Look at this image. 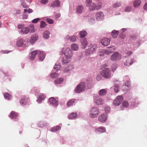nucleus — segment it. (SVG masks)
Returning <instances> with one entry per match:
<instances>
[{
  "mask_svg": "<svg viewBox=\"0 0 147 147\" xmlns=\"http://www.w3.org/2000/svg\"><path fill=\"white\" fill-rule=\"evenodd\" d=\"M91 2L92 0H86V6L89 7L90 11H92L94 9H98L101 8V3H98V5H96L94 3H92Z\"/></svg>",
  "mask_w": 147,
  "mask_h": 147,
  "instance_id": "nucleus-1",
  "label": "nucleus"
},
{
  "mask_svg": "<svg viewBox=\"0 0 147 147\" xmlns=\"http://www.w3.org/2000/svg\"><path fill=\"white\" fill-rule=\"evenodd\" d=\"M100 73L103 77L106 78H109L111 76V71L108 67L103 69L102 70L100 71Z\"/></svg>",
  "mask_w": 147,
  "mask_h": 147,
  "instance_id": "nucleus-2",
  "label": "nucleus"
},
{
  "mask_svg": "<svg viewBox=\"0 0 147 147\" xmlns=\"http://www.w3.org/2000/svg\"><path fill=\"white\" fill-rule=\"evenodd\" d=\"M85 89V83L83 82H80L77 86L75 90L76 92L80 93L84 91Z\"/></svg>",
  "mask_w": 147,
  "mask_h": 147,
  "instance_id": "nucleus-3",
  "label": "nucleus"
},
{
  "mask_svg": "<svg viewBox=\"0 0 147 147\" xmlns=\"http://www.w3.org/2000/svg\"><path fill=\"white\" fill-rule=\"evenodd\" d=\"M99 113V111L96 108L93 107L90 111V116L92 118L97 117Z\"/></svg>",
  "mask_w": 147,
  "mask_h": 147,
  "instance_id": "nucleus-4",
  "label": "nucleus"
},
{
  "mask_svg": "<svg viewBox=\"0 0 147 147\" xmlns=\"http://www.w3.org/2000/svg\"><path fill=\"white\" fill-rule=\"evenodd\" d=\"M110 58L112 61H116L121 59V55L118 52H116L111 56Z\"/></svg>",
  "mask_w": 147,
  "mask_h": 147,
  "instance_id": "nucleus-5",
  "label": "nucleus"
},
{
  "mask_svg": "<svg viewBox=\"0 0 147 147\" xmlns=\"http://www.w3.org/2000/svg\"><path fill=\"white\" fill-rule=\"evenodd\" d=\"M123 100V97L121 96H119L116 97L113 102V105L115 106L119 105Z\"/></svg>",
  "mask_w": 147,
  "mask_h": 147,
  "instance_id": "nucleus-6",
  "label": "nucleus"
},
{
  "mask_svg": "<svg viewBox=\"0 0 147 147\" xmlns=\"http://www.w3.org/2000/svg\"><path fill=\"white\" fill-rule=\"evenodd\" d=\"M110 41L111 40L110 38H104L101 40L100 42L103 45L107 46L110 44Z\"/></svg>",
  "mask_w": 147,
  "mask_h": 147,
  "instance_id": "nucleus-7",
  "label": "nucleus"
},
{
  "mask_svg": "<svg viewBox=\"0 0 147 147\" xmlns=\"http://www.w3.org/2000/svg\"><path fill=\"white\" fill-rule=\"evenodd\" d=\"M64 54L65 56L71 58L72 55L73 53L72 51L69 48H67L65 51Z\"/></svg>",
  "mask_w": 147,
  "mask_h": 147,
  "instance_id": "nucleus-8",
  "label": "nucleus"
},
{
  "mask_svg": "<svg viewBox=\"0 0 147 147\" xmlns=\"http://www.w3.org/2000/svg\"><path fill=\"white\" fill-rule=\"evenodd\" d=\"M115 47H110L105 50V53L107 55H109L113 53L115 51Z\"/></svg>",
  "mask_w": 147,
  "mask_h": 147,
  "instance_id": "nucleus-9",
  "label": "nucleus"
},
{
  "mask_svg": "<svg viewBox=\"0 0 147 147\" xmlns=\"http://www.w3.org/2000/svg\"><path fill=\"white\" fill-rule=\"evenodd\" d=\"M49 102L50 104L54 107H55L58 105V102L54 98H50L49 99Z\"/></svg>",
  "mask_w": 147,
  "mask_h": 147,
  "instance_id": "nucleus-10",
  "label": "nucleus"
},
{
  "mask_svg": "<svg viewBox=\"0 0 147 147\" xmlns=\"http://www.w3.org/2000/svg\"><path fill=\"white\" fill-rule=\"evenodd\" d=\"M104 17V15L102 12H98L96 15V18L97 20H102Z\"/></svg>",
  "mask_w": 147,
  "mask_h": 147,
  "instance_id": "nucleus-11",
  "label": "nucleus"
},
{
  "mask_svg": "<svg viewBox=\"0 0 147 147\" xmlns=\"http://www.w3.org/2000/svg\"><path fill=\"white\" fill-rule=\"evenodd\" d=\"M107 117V116L106 115L102 114L99 116L98 119L101 122H104L106 120Z\"/></svg>",
  "mask_w": 147,
  "mask_h": 147,
  "instance_id": "nucleus-12",
  "label": "nucleus"
},
{
  "mask_svg": "<svg viewBox=\"0 0 147 147\" xmlns=\"http://www.w3.org/2000/svg\"><path fill=\"white\" fill-rule=\"evenodd\" d=\"M38 53V52L37 50L32 51L31 53V55L29 57L30 59L32 61L34 60L36 55Z\"/></svg>",
  "mask_w": 147,
  "mask_h": 147,
  "instance_id": "nucleus-13",
  "label": "nucleus"
},
{
  "mask_svg": "<svg viewBox=\"0 0 147 147\" xmlns=\"http://www.w3.org/2000/svg\"><path fill=\"white\" fill-rule=\"evenodd\" d=\"M94 102L97 105H102L104 103V101L98 97L95 98Z\"/></svg>",
  "mask_w": 147,
  "mask_h": 147,
  "instance_id": "nucleus-14",
  "label": "nucleus"
},
{
  "mask_svg": "<svg viewBox=\"0 0 147 147\" xmlns=\"http://www.w3.org/2000/svg\"><path fill=\"white\" fill-rule=\"evenodd\" d=\"M18 116V114L16 112L12 111L10 113L9 117L12 119H14L16 118Z\"/></svg>",
  "mask_w": 147,
  "mask_h": 147,
  "instance_id": "nucleus-15",
  "label": "nucleus"
},
{
  "mask_svg": "<svg viewBox=\"0 0 147 147\" xmlns=\"http://www.w3.org/2000/svg\"><path fill=\"white\" fill-rule=\"evenodd\" d=\"M133 63V60L130 58H128L124 62V65L125 66H129L131 65Z\"/></svg>",
  "mask_w": 147,
  "mask_h": 147,
  "instance_id": "nucleus-16",
  "label": "nucleus"
},
{
  "mask_svg": "<svg viewBox=\"0 0 147 147\" xmlns=\"http://www.w3.org/2000/svg\"><path fill=\"white\" fill-rule=\"evenodd\" d=\"M38 36L35 34L32 35L30 38V42L32 44H33L37 40Z\"/></svg>",
  "mask_w": 147,
  "mask_h": 147,
  "instance_id": "nucleus-17",
  "label": "nucleus"
},
{
  "mask_svg": "<svg viewBox=\"0 0 147 147\" xmlns=\"http://www.w3.org/2000/svg\"><path fill=\"white\" fill-rule=\"evenodd\" d=\"M60 2L58 0H56L51 4V6L53 7H58L60 5Z\"/></svg>",
  "mask_w": 147,
  "mask_h": 147,
  "instance_id": "nucleus-18",
  "label": "nucleus"
},
{
  "mask_svg": "<svg viewBox=\"0 0 147 147\" xmlns=\"http://www.w3.org/2000/svg\"><path fill=\"white\" fill-rule=\"evenodd\" d=\"M96 48V46H94L92 47V48H90L89 50H87L86 51V54H90L93 53L95 51Z\"/></svg>",
  "mask_w": 147,
  "mask_h": 147,
  "instance_id": "nucleus-19",
  "label": "nucleus"
},
{
  "mask_svg": "<svg viewBox=\"0 0 147 147\" xmlns=\"http://www.w3.org/2000/svg\"><path fill=\"white\" fill-rule=\"evenodd\" d=\"M64 81V79L63 78H59L55 79L54 83L55 84H61Z\"/></svg>",
  "mask_w": 147,
  "mask_h": 147,
  "instance_id": "nucleus-20",
  "label": "nucleus"
},
{
  "mask_svg": "<svg viewBox=\"0 0 147 147\" xmlns=\"http://www.w3.org/2000/svg\"><path fill=\"white\" fill-rule=\"evenodd\" d=\"M29 31V29L26 27L22 28L20 31V32L23 34H27L28 33Z\"/></svg>",
  "mask_w": 147,
  "mask_h": 147,
  "instance_id": "nucleus-21",
  "label": "nucleus"
},
{
  "mask_svg": "<svg viewBox=\"0 0 147 147\" xmlns=\"http://www.w3.org/2000/svg\"><path fill=\"white\" fill-rule=\"evenodd\" d=\"M141 3L140 0H135L133 3V6L134 7H137L140 5Z\"/></svg>",
  "mask_w": 147,
  "mask_h": 147,
  "instance_id": "nucleus-22",
  "label": "nucleus"
},
{
  "mask_svg": "<svg viewBox=\"0 0 147 147\" xmlns=\"http://www.w3.org/2000/svg\"><path fill=\"white\" fill-rule=\"evenodd\" d=\"M71 58L67 57L65 56L63 58L62 62L63 64H66L69 63L71 61Z\"/></svg>",
  "mask_w": 147,
  "mask_h": 147,
  "instance_id": "nucleus-23",
  "label": "nucleus"
},
{
  "mask_svg": "<svg viewBox=\"0 0 147 147\" xmlns=\"http://www.w3.org/2000/svg\"><path fill=\"white\" fill-rule=\"evenodd\" d=\"M45 54L43 52L39 51L38 53V58L41 61H42L45 58Z\"/></svg>",
  "mask_w": 147,
  "mask_h": 147,
  "instance_id": "nucleus-24",
  "label": "nucleus"
},
{
  "mask_svg": "<svg viewBox=\"0 0 147 147\" xmlns=\"http://www.w3.org/2000/svg\"><path fill=\"white\" fill-rule=\"evenodd\" d=\"M105 128L103 127H98L95 129V131L96 132L103 133L105 132Z\"/></svg>",
  "mask_w": 147,
  "mask_h": 147,
  "instance_id": "nucleus-25",
  "label": "nucleus"
},
{
  "mask_svg": "<svg viewBox=\"0 0 147 147\" xmlns=\"http://www.w3.org/2000/svg\"><path fill=\"white\" fill-rule=\"evenodd\" d=\"M38 99L37 100L38 102L40 103L42 100H43L45 98V97L43 94H40L38 95Z\"/></svg>",
  "mask_w": 147,
  "mask_h": 147,
  "instance_id": "nucleus-26",
  "label": "nucleus"
},
{
  "mask_svg": "<svg viewBox=\"0 0 147 147\" xmlns=\"http://www.w3.org/2000/svg\"><path fill=\"white\" fill-rule=\"evenodd\" d=\"M119 34V32L118 31L113 30L111 32L112 36L113 38H115L118 36Z\"/></svg>",
  "mask_w": 147,
  "mask_h": 147,
  "instance_id": "nucleus-27",
  "label": "nucleus"
},
{
  "mask_svg": "<svg viewBox=\"0 0 147 147\" xmlns=\"http://www.w3.org/2000/svg\"><path fill=\"white\" fill-rule=\"evenodd\" d=\"M83 9L84 8L82 6L79 5L77 7L76 11L77 13H81L82 12Z\"/></svg>",
  "mask_w": 147,
  "mask_h": 147,
  "instance_id": "nucleus-28",
  "label": "nucleus"
},
{
  "mask_svg": "<svg viewBox=\"0 0 147 147\" xmlns=\"http://www.w3.org/2000/svg\"><path fill=\"white\" fill-rule=\"evenodd\" d=\"M23 43L24 41L22 39H20L17 41L16 45L18 47H21L23 45Z\"/></svg>",
  "mask_w": 147,
  "mask_h": 147,
  "instance_id": "nucleus-29",
  "label": "nucleus"
},
{
  "mask_svg": "<svg viewBox=\"0 0 147 147\" xmlns=\"http://www.w3.org/2000/svg\"><path fill=\"white\" fill-rule=\"evenodd\" d=\"M61 129V127L59 126L54 127L50 129V131L52 132H56Z\"/></svg>",
  "mask_w": 147,
  "mask_h": 147,
  "instance_id": "nucleus-30",
  "label": "nucleus"
},
{
  "mask_svg": "<svg viewBox=\"0 0 147 147\" xmlns=\"http://www.w3.org/2000/svg\"><path fill=\"white\" fill-rule=\"evenodd\" d=\"M107 91L105 89H102L100 90L99 92V94L100 96H103L105 95L106 94Z\"/></svg>",
  "mask_w": 147,
  "mask_h": 147,
  "instance_id": "nucleus-31",
  "label": "nucleus"
},
{
  "mask_svg": "<svg viewBox=\"0 0 147 147\" xmlns=\"http://www.w3.org/2000/svg\"><path fill=\"white\" fill-rule=\"evenodd\" d=\"M76 113H72L68 116V117L70 119H72L75 118L76 117Z\"/></svg>",
  "mask_w": 147,
  "mask_h": 147,
  "instance_id": "nucleus-32",
  "label": "nucleus"
},
{
  "mask_svg": "<svg viewBox=\"0 0 147 147\" xmlns=\"http://www.w3.org/2000/svg\"><path fill=\"white\" fill-rule=\"evenodd\" d=\"M50 32L48 31H45L43 34V36L45 38L48 39L49 38Z\"/></svg>",
  "mask_w": 147,
  "mask_h": 147,
  "instance_id": "nucleus-33",
  "label": "nucleus"
},
{
  "mask_svg": "<svg viewBox=\"0 0 147 147\" xmlns=\"http://www.w3.org/2000/svg\"><path fill=\"white\" fill-rule=\"evenodd\" d=\"M71 49L74 51H77L78 49V46L76 44H73L71 45Z\"/></svg>",
  "mask_w": 147,
  "mask_h": 147,
  "instance_id": "nucleus-34",
  "label": "nucleus"
},
{
  "mask_svg": "<svg viewBox=\"0 0 147 147\" xmlns=\"http://www.w3.org/2000/svg\"><path fill=\"white\" fill-rule=\"evenodd\" d=\"M88 44V42L85 39L83 40V41L82 42V47L83 49H85Z\"/></svg>",
  "mask_w": 147,
  "mask_h": 147,
  "instance_id": "nucleus-35",
  "label": "nucleus"
},
{
  "mask_svg": "<svg viewBox=\"0 0 147 147\" xmlns=\"http://www.w3.org/2000/svg\"><path fill=\"white\" fill-rule=\"evenodd\" d=\"M75 100L74 99H71L69 100L67 102V105L68 107L71 106L73 105L74 103Z\"/></svg>",
  "mask_w": 147,
  "mask_h": 147,
  "instance_id": "nucleus-36",
  "label": "nucleus"
},
{
  "mask_svg": "<svg viewBox=\"0 0 147 147\" xmlns=\"http://www.w3.org/2000/svg\"><path fill=\"white\" fill-rule=\"evenodd\" d=\"M28 28L29 29V31L31 33L34 32L35 31L34 27L33 24H30Z\"/></svg>",
  "mask_w": 147,
  "mask_h": 147,
  "instance_id": "nucleus-37",
  "label": "nucleus"
},
{
  "mask_svg": "<svg viewBox=\"0 0 147 147\" xmlns=\"http://www.w3.org/2000/svg\"><path fill=\"white\" fill-rule=\"evenodd\" d=\"M59 74L56 73L54 72L51 74L50 75V77L52 78H55L59 76Z\"/></svg>",
  "mask_w": 147,
  "mask_h": 147,
  "instance_id": "nucleus-38",
  "label": "nucleus"
},
{
  "mask_svg": "<svg viewBox=\"0 0 147 147\" xmlns=\"http://www.w3.org/2000/svg\"><path fill=\"white\" fill-rule=\"evenodd\" d=\"M21 5L23 7L26 8H27L28 7V6L26 4L25 1L24 0H22L21 1Z\"/></svg>",
  "mask_w": 147,
  "mask_h": 147,
  "instance_id": "nucleus-39",
  "label": "nucleus"
},
{
  "mask_svg": "<svg viewBox=\"0 0 147 147\" xmlns=\"http://www.w3.org/2000/svg\"><path fill=\"white\" fill-rule=\"evenodd\" d=\"M80 35L81 37H84L87 34V33L86 31H81L80 32Z\"/></svg>",
  "mask_w": 147,
  "mask_h": 147,
  "instance_id": "nucleus-40",
  "label": "nucleus"
},
{
  "mask_svg": "<svg viewBox=\"0 0 147 147\" xmlns=\"http://www.w3.org/2000/svg\"><path fill=\"white\" fill-rule=\"evenodd\" d=\"M4 96L5 99H10L11 97V96L10 95V94L7 93H5L4 94Z\"/></svg>",
  "mask_w": 147,
  "mask_h": 147,
  "instance_id": "nucleus-41",
  "label": "nucleus"
},
{
  "mask_svg": "<svg viewBox=\"0 0 147 147\" xmlns=\"http://www.w3.org/2000/svg\"><path fill=\"white\" fill-rule=\"evenodd\" d=\"M46 24L45 22L43 21L41 22L40 25V27L41 28H45L46 26Z\"/></svg>",
  "mask_w": 147,
  "mask_h": 147,
  "instance_id": "nucleus-42",
  "label": "nucleus"
},
{
  "mask_svg": "<svg viewBox=\"0 0 147 147\" xmlns=\"http://www.w3.org/2000/svg\"><path fill=\"white\" fill-rule=\"evenodd\" d=\"M27 99L24 98V99L23 98L20 100V102L21 104L23 105L25 104L26 103V100Z\"/></svg>",
  "mask_w": 147,
  "mask_h": 147,
  "instance_id": "nucleus-43",
  "label": "nucleus"
},
{
  "mask_svg": "<svg viewBox=\"0 0 147 147\" xmlns=\"http://www.w3.org/2000/svg\"><path fill=\"white\" fill-rule=\"evenodd\" d=\"M121 5V3L120 2H116L113 4V7L115 8L118 7L120 6Z\"/></svg>",
  "mask_w": 147,
  "mask_h": 147,
  "instance_id": "nucleus-44",
  "label": "nucleus"
},
{
  "mask_svg": "<svg viewBox=\"0 0 147 147\" xmlns=\"http://www.w3.org/2000/svg\"><path fill=\"white\" fill-rule=\"evenodd\" d=\"M114 90L116 93H117L119 91V86L115 84L114 86Z\"/></svg>",
  "mask_w": 147,
  "mask_h": 147,
  "instance_id": "nucleus-45",
  "label": "nucleus"
},
{
  "mask_svg": "<svg viewBox=\"0 0 147 147\" xmlns=\"http://www.w3.org/2000/svg\"><path fill=\"white\" fill-rule=\"evenodd\" d=\"M76 36H73L70 38V41L71 42H75L76 40Z\"/></svg>",
  "mask_w": 147,
  "mask_h": 147,
  "instance_id": "nucleus-46",
  "label": "nucleus"
},
{
  "mask_svg": "<svg viewBox=\"0 0 147 147\" xmlns=\"http://www.w3.org/2000/svg\"><path fill=\"white\" fill-rule=\"evenodd\" d=\"M122 105L123 107H128L129 104L126 101H124Z\"/></svg>",
  "mask_w": 147,
  "mask_h": 147,
  "instance_id": "nucleus-47",
  "label": "nucleus"
},
{
  "mask_svg": "<svg viewBox=\"0 0 147 147\" xmlns=\"http://www.w3.org/2000/svg\"><path fill=\"white\" fill-rule=\"evenodd\" d=\"M40 19L39 18H37L33 20L32 21V22L33 23H36L40 21Z\"/></svg>",
  "mask_w": 147,
  "mask_h": 147,
  "instance_id": "nucleus-48",
  "label": "nucleus"
},
{
  "mask_svg": "<svg viewBox=\"0 0 147 147\" xmlns=\"http://www.w3.org/2000/svg\"><path fill=\"white\" fill-rule=\"evenodd\" d=\"M131 10V7L130 6L126 7L125 9V12H129Z\"/></svg>",
  "mask_w": 147,
  "mask_h": 147,
  "instance_id": "nucleus-49",
  "label": "nucleus"
},
{
  "mask_svg": "<svg viewBox=\"0 0 147 147\" xmlns=\"http://www.w3.org/2000/svg\"><path fill=\"white\" fill-rule=\"evenodd\" d=\"M47 22L49 24H53L54 22V21L53 20L50 19H46Z\"/></svg>",
  "mask_w": 147,
  "mask_h": 147,
  "instance_id": "nucleus-50",
  "label": "nucleus"
},
{
  "mask_svg": "<svg viewBox=\"0 0 147 147\" xmlns=\"http://www.w3.org/2000/svg\"><path fill=\"white\" fill-rule=\"evenodd\" d=\"M119 36L120 38L122 39L125 38L126 36L125 35L123 32L121 33L120 34Z\"/></svg>",
  "mask_w": 147,
  "mask_h": 147,
  "instance_id": "nucleus-51",
  "label": "nucleus"
},
{
  "mask_svg": "<svg viewBox=\"0 0 147 147\" xmlns=\"http://www.w3.org/2000/svg\"><path fill=\"white\" fill-rule=\"evenodd\" d=\"M61 68V67L59 65H55L54 68V69L57 70L60 69Z\"/></svg>",
  "mask_w": 147,
  "mask_h": 147,
  "instance_id": "nucleus-52",
  "label": "nucleus"
},
{
  "mask_svg": "<svg viewBox=\"0 0 147 147\" xmlns=\"http://www.w3.org/2000/svg\"><path fill=\"white\" fill-rule=\"evenodd\" d=\"M110 107H106L105 108V111L106 112L108 113L110 111Z\"/></svg>",
  "mask_w": 147,
  "mask_h": 147,
  "instance_id": "nucleus-53",
  "label": "nucleus"
},
{
  "mask_svg": "<svg viewBox=\"0 0 147 147\" xmlns=\"http://www.w3.org/2000/svg\"><path fill=\"white\" fill-rule=\"evenodd\" d=\"M48 2V0H41V2L44 4H47Z\"/></svg>",
  "mask_w": 147,
  "mask_h": 147,
  "instance_id": "nucleus-54",
  "label": "nucleus"
},
{
  "mask_svg": "<svg viewBox=\"0 0 147 147\" xmlns=\"http://www.w3.org/2000/svg\"><path fill=\"white\" fill-rule=\"evenodd\" d=\"M105 54V51H103L100 52L99 54L100 56H102L104 55Z\"/></svg>",
  "mask_w": 147,
  "mask_h": 147,
  "instance_id": "nucleus-55",
  "label": "nucleus"
},
{
  "mask_svg": "<svg viewBox=\"0 0 147 147\" xmlns=\"http://www.w3.org/2000/svg\"><path fill=\"white\" fill-rule=\"evenodd\" d=\"M24 26V25L23 24H18V28L19 29H20L22 27H23Z\"/></svg>",
  "mask_w": 147,
  "mask_h": 147,
  "instance_id": "nucleus-56",
  "label": "nucleus"
},
{
  "mask_svg": "<svg viewBox=\"0 0 147 147\" xmlns=\"http://www.w3.org/2000/svg\"><path fill=\"white\" fill-rule=\"evenodd\" d=\"M112 67L113 70H115L117 68V66L113 64L112 66Z\"/></svg>",
  "mask_w": 147,
  "mask_h": 147,
  "instance_id": "nucleus-57",
  "label": "nucleus"
},
{
  "mask_svg": "<svg viewBox=\"0 0 147 147\" xmlns=\"http://www.w3.org/2000/svg\"><path fill=\"white\" fill-rule=\"evenodd\" d=\"M143 8L144 10H147V3L144 5Z\"/></svg>",
  "mask_w": 147,
  "mask_h": 147,
  "instance_id": "nucleus-58",
  "label": "nucleus"
},
{
  "mask_svg": "<svg viewBox=\"0 0 147 147\" xmlns=\"http://www.w3.org/2000/svg\"><path fill=\"white\" fill-rule=\"evenodd\" d=\"M42 123V122H40L38 124L39 126L40 127H42L43 126V125Z\"/></svg>",
  "mask_w": 147,
  "mask_h": 147,
  "instance_id": "nucleus-59",
  "label": "nucleus"
},
{
  "mask_svg": "<svg viewBox=\"0 0 147 147\" xmlns=\"http://www.w3.org/2000/svg\"><path fill=\"white\" fill-rule=\"evenodd\" d=\"M60 16V14L59 13H57L55 15V18L57 19L59 18Z\"/></svg>",
  "mask_w": 147,
  "mask_h": 147,
  "instance_id": "nucleus-60",
  "label": "nucleus"
},
{
  "mask_svg": "<svg viewBox=\"0 0 147 147\" xmlns=\"http://www.w3.org/2000/svg\"><path fill=\"white\" fill-rule=\"evenodd\" d=\"M101 78V77L100 76H98L96 77V79L97 81H99Z\"/></svg>",
  "mask_w": 147,
  "mask_h": 147,
  "instance_id": "nucleus-61",
  "label": "nucleus"
},
{
  "mask_svg": "<svg viewBox=\"0 0 147 147\" xmlns=\"http://www.w3.org/2000/svg\"><path fill=\"white\" fill-rule=\"evenodd\" d=\"M27 11L28 13H30L33 12V10L32 9L29 8L28 9Z\"/></svg>",
  "mask_w": 147,
  "mask_h": 147,
  "instance_id": "nucleus-62",
  "label": "nucleus"
},
{
  "mask_svg": "<svg viewBox=\"0 0 147 147\" xmlns=\"http://www.w3.org/2000/svg\"><path fill=\"white\" fill-rule=\"evenodd\" d=\"M27 18V16L26 15H24L23 16V19H26Z\"/></svg>",
  "mask_w": 147,
  "mask_h": 147,
  "instance_id": "nucleus-63",
  "label": "nucleus"
},
{
  "mask_svg": "<svg viewBox=\"0 0 147 147\" xmlns=\"http://www.w3.org/2000/svg\"><path fill=\"white\" fill-rule=\"evenodd\" d=\"M132 54V52L130 51H128L127 54L128 55H130Z\"/></svg>",
  "mask_w": 147,
  "mask_h": 147,
  "instance_id": "nucleus-64",
  "label": "nucleus"
}]
</instances>
